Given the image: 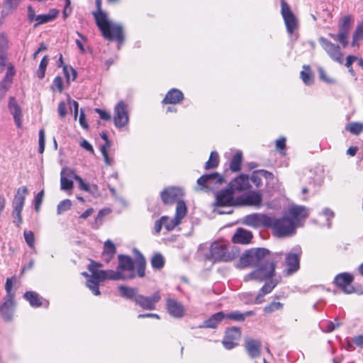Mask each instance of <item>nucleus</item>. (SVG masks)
Wrapping results in <instances>:
<instances>
[{"instance_id":"30","label":"nucleus","mask_w":363,"mask_h":363,"mask_svg":"<svg viewBox=\"0 0 363 363\" xmlns=\"http://www.w3.org/2000/svg\"><path fill=\"white\" fill-rule=\"evenodd\" d=\"M252 238V234L250 231L238 228L233 236V242L239 244H247Z\"/></svg>"},{"instance_id":"45","label":"nucleus","mask_w":363,"mask_h":363,"mask_svg":"<svg viewBox=\"0 0 363 363\" xmlns=\"http://www.w3.org/2000/svg\"><path fill=\"white\" fill-rule=\"evenodd\" d=\"M164 260L161 254L155 255L151 259V265L155 269H160L164 267Z\"/></svg>"},{"instance_id":"10","label":"nucleus","mask_w":363,"mask_h":363,"mask_svg":"<svg viewBox=\"0 0 363 363\" xmlns=\"http://www.w3.org/2000/svg\"><path fill=\"white\" fill-rule=\"evenodd\" d=\"M187 208L184 201H179L176 208L175 216L172 218L167 216V220L163 222L164 228L167 231H171L176 226L180 224L182 220L186 216Z\"/></svg>"},{"instance_id":"42","label":"nucleus","mask_w":363,"mask_h":363,"mask_svg":"<svg viewBox=\"0 0 363 363\" xmlns=\"http://www.w3.org/2000/svg\"><path fill=\"white\" fill-rule=\"evenodd\" d=\"M100 281H98L96 278H92V277H90V278L86 281V286L95 296H99L100 294V291L99 289V282Z\"/></svg>"},{"instance_id":"23","label":"nucleus","mask_w":363,"mask_h":363,"mask_svg":"<svg viewBox=\"0 0 363 363\" xmlns=\"http://www.w3.org/2000/svg\"><path fill=\"white\" fill-rule=\"evenodd\" d=\"M251 254L254 257L255 265L267 264L274 262L269 256V251L265 248L251 249Z\"/></svg>"},{"instance_id":"18","label":"nucleus","mask_w":363,"mask_h":363,"mask_svg":"<svg viewBox=\"0 0 363 363\" xmlns=\"http://www.w3.org/2000/svg\"><path fill=\"white\" fill-rule=\"evenodd\" d=\"M167 310L169 314L176 318H182L185 315L184 305L176 299L167 298L166 300Z\"/></svg>"},{"instance_id":"31","label":"nucleus","mask_w":363,"mask_h":363,"mask_svg":"<svg viewBox=\"0 0 363 363\" xmlns=\"http://www.w3.org/2000/svg\"><path fill=\"white\" fill-rule=\"evenodd\" d=\"M225 313L223 312H218L212 315L208 319L204 321L203 325H200L199 328H216L218 323L224 319Z\"/></svg>"},{"instance_id":"39","label":"nucleus","mask_w":363,"mask_h":363,"mask_svg":"<svg viewBox=\"0 0 363 363\" xmlns=\"http://www.w3.org/2000/svg\"><path fill=\"white\" fill-rule=\"evenodd\" d=\"M219 163V156L217 152L213 151L211 152L208 160L205 164V169H210L216 168Z\"/></svg>"},{"instance_id":"27","label":"nucleus","mask_w":363,"mask_h":363,"mask_svg":"<svg viewBox=\"0 0 363 363\" xmlns=\"http://www.w3.org/2000/svg\"><path fill=\"white\" fill-rule=\"evenodd\" d=\"M277 284L278 281L274 279H270L269 281L266 282L256 296L254 303L256 304L262 303L264 301V296L269 294Z\"/></svg>"},{"instance_id":"9","label":"nucleus","mask_w":363,"mask_h":363,"mask_svg":"<svg viewBox=\"0 0 363 363\" xmlns=\"http://www.w3.org/2000/svg\"><path fill=\"white\" fill-rule=\"evenodd\" d=\"M118 265L117 269L125 277V279H130L135 277V262L128 255H119L118 256Z\"/></svg>"},{"instance_id":"62","label":"nucleus","mask_w":363,"mask_h":363,"mask_svg":"<svg viewBox=\"0 0 363 363\" xmlns=\"http://www.w3.org/2000/svg\"><path fill=\"white\" fill-rule=\"evenodd\" d=\"M167 220V216H162L159 220H157L155 223L154 230L155 234H159L164 226L163 222Z\"/></svg>"},{"instance_id":"7","label":"nucleus","mask_w":363,"mask_h":363,"mask_svg":"<svg viewBox=\"0 0 363 363\" xmlns=\"http://www.w3.org/2000/svg\"><path fill=\"white\" fill-rule=\"evenodd\" d=\"M224 181L223 177L217 172L202 175L197 179L199 189L213 190L218 188Z\"/></svg>"},{"instance_id":"63","label":"nucleus","mask_w":363,"mask_h":363,"mask_svg":"<svg viewBox=\"0 0 363 363\" xmlns=\"http://www.w3.org/2000/svg\"><path fill=\"white\" fill-rule=\"evenodd\" d=\"M52 89L62 91L63 89V82L61 77H56L52 82Z\"/></svg>"},{"instance_id":"37","label":"nucleus","mask_w":363,"mask_h":363,"mask_svg":"<svg viewBox=\"0 0 363 363\" xmlns=\"http://www.w3.org/2000/svg\"><path fill=\"white\" fill-rule=\"evenodd\" d=\"M242 158V154L240 151L237 152L233 157L230 163V169L232 172H236L240 170Z\"/></svg>"},{"instance_id":"61","label":"nucleus","mask_w":363,"mask_h":363,"mask_svg":"<svg viewBox=\"0 0 363 363\" xmlns=\"http://www.w3.org/2000/svg\"><path fill=\"white\" fill-rule=\"evenodd\" d=\"M8 38L4 33L0 35V52L3 51L6 52L8 48Z\"/></svg>"},{"instance_id":"48","label":"nucleus","mask_w":363,"mask_h":363,"mask_svg":"<svg viewBox=\"0 0 363 363\" xmlns=\"http://www.w3.org/2000/svg\"><path fill=\"white\" fill-rule=\"evenodd\" d=\"M48 57L45 56L40 61L38 69L37 71V75L39 79H43L45 77V70L48 65Z\"/></svg>"},{"instance_id":"22","label":"nucleus","mask_w":363,"mask_h":363,"mask_svg":"<svg viewBox=\"0 0 363 363\" xmlns=\"http://www.w3.org/2000/svg\"><path fill=\"white\" fill-rule=\"evenodd\" d=\"M233 194L234 192L230 188L220 191L216 194V206L218 207L230 206L233 201Z\"/></svg>"},{"instance_id":"24","label":"nucleus","mask_w":363,"mask_h":363,"mask_svg":"<svg viewBox=\"0 0 363 363\" xmlns=\"http://www.w3.org/2000/svg\"><path fill=\"white\" fill-rule=\"evenodd\" d=\"M249 177L246 174H240L234 179L229 184V188L234 192L235 191H244L250 187L249 183Z\"/></svg>"},{"instance_id":"52","label":"nucleus","mask_w":363,"mask_h":363,"mask_svg":"<svg viewBox=\"0 0 363 363\" xmlns=\"http://www.w3.org/2000/svg\"><path fill=\"white\" fill-rule=\"evenodd\" d=\"M74 184L72 179L64 176H60V188L64 191H69L73 189Z\"/></svg>"},{"instance_id":"41","label":"nucleus","mask_w":363,"mask_h":363,"mask_svg":"<svg viewBox=\"0 0 363 363\" xmlns=\"http://www.w3.org/2000/svg\"><path fill=\"white\" fill-rule=\"evenodd\" d=\"M363 39V23L357 26L353 34V39L351 43L352 47L359 46V41Z\"/></svg>"},{"instance_id":"25","label":"nucleus","mask_w":363,"mask_h":363,"mask_svg":"<svg viewBox=\"0 0 363 363\" xmlns=\"http://www.w3.org/2000/svg\"><path fill=\"white\" fill-rule=\"evenodd\" d=\"M8 108L9 109L10 113L12 114L15 123L17 125V127L21 128V109L13 97L9 98Z\"/></svg>"},{"instance_id":"56","label":"nucleus","mask_w":363,"mask_h":363,"mask_svg":"<svg viewBox=\"0 0 363 363\" xmlns=\"http://www.w3.org/2000/svg\"><path fill=\"white\" fill-rule=\"evenodd\" d=\"M63 72H64L65 76L67 78V81H69L70 79L71 75H72V80L74 81L75 79V78L77 77V72L72 67H68V66H64Z\"/></svg>"},{"instance_id":"4","label":"nucleus","mask_w":363,"mask_h":363,"mask_svg":"<svg viewBox=\"0 0 363 363\" xmlns=\"http://www.w3.org/2000/svg\"><path fill=\"white\" fill-rule=\"evenodd\" d=\"M255 267H257L255 270L244 277L245 281L255 280L261 282L271 279L274 275L276 268L274 262H269L267 264H258Z\"/></svg>"},{"instance_id":"36","label":"nucleus","mask_w":363,"mask_h":363,"mask_svg":"<svg viewBox=\"0 0 363 363\" xmlns=\"http://www.w3.org/2000/svg\"><path fill=\"white\" fill-rule=\"evenodd\" d=\"M134 251L138 254L135 260L137 274L140 277H143L145 274V259L138 250L135 249Z\"/></svg>"},{"instance_id":"59","label":"nucleus","mask_w":363,"mask_h":363,"mask_svg":"<svg viewBox=\"0 0 363 363\" xmlns=\"http://www.w3.org/2000/svg\"><path fill=\"white\" fill-rule=\"evenodd\" d=\"M38 143H39L38 152H39V153L42 154L44 152L45 144V132L43 129L40 130V131H39Z\"/></svg>"},{"instance_id":"2","label":"nucleus","mask_w":363,"mask_h":363,"mask_svg":"<svg viewBox=\"0 0 363 363\" xmlns=\"http://www.w3.org/2000/svg\"><path fill=\"white\" fill-rule=\"evenodd\" d=\"M270 225L273 231V234L278 238H284L292 236L296 233V225L294 220L291 219L288 216L281 218H275L271 216Z\"/></svg>"},{"instance_id":"11","label":"nucleus","mask_w":363,"mask_h":363,"mask_svg":"<svg viewBox=\"0 0 363 363\" xmlns=\"http://www.w3.org/2000/svg\"><path fill=\"white\" fill-rule=\"evenodd\" d=\"M301 255V249L300 247H294L293 252L286 255L285 264L287 267L284 272L286 275H291L299 269Z\"/></svg>"},{"instance_id":"44","label":"nucleus","mask_w":363,"mask_h":363,"mask_svg":"<svg viewBox=\"0 0 363 363\" xmlns=\"http://www.w3.org/2000/svg\"><path fill=\"white\" fill-rule=\"evenodd\" d=\"M56 16H57L56 13L54 14L48 13V14H40V15L36 16V18L35 21L36 23L35 24V27H36L40 24L50 22V21L55 18Z\"/></svg>"},{"instance_id":"50","label":"nucleus","mask_w":363,"mask_h":363,"mask_svg":"<svg viewBox=\"0 0 363 363\" xmlns=\"http://www.w3.org/2000/svg\"><path fill=\"white\" fill-rule=\"evenodd\" d=\"M318 72L319 74L320 79L328 84H336V80L330 77H328L324 70V69L321 67L318 68Z\"/></svg>"},{"instance_id":"49","label":"nucleus","mask_w":363,"mask_h":363,"mask_svg":"<svg viewBox=\"0 0 363 363\" xmlns=\"http://www.w3.org/2000/svg\"><path fill=\"white\" fill-rule=\"evenodd\" d=\"M283 304L280 302L272 301L264 308V312L266 313H272L276 311L281 310Z\"/></svg>"},{"instance_id":"35","label":"nucleus","mask_w":363,"mask_h":363,"mask_svg":"<svg viewBox=\"0 0 363 363\" xmlns=\"http://www.w3.org/2000/svg\"><path fill=\"white\" fill-rule=\"evenodd\" d=\"M300 77L306 86H311L314 83V75L309 65H303V70L300 72Z\"/></svg>"},{"instance_id":"13","label":"nucleus","mask_w":363,"mask_h":363,"mask_svg":"<svg viewBox=\"0 0 363 363\" xmlns=\"http://www.w3.org/2000/svg\"><path fill=\"white\" fill-rule=\"evenodd\" d=\"M318 42L333 60L338 62L339 64L343 63L342 53L338 45L331 43L324 37H320L318 38Z\"/></svg>"},{"instance_id":"20","label":"nucleus","mask_w":363,"mask_h":363,"mask_svg":"<svg viewBox=\"0 0 363 363\" xmlns=\"http://www.w3.org/2000/svg\"><path fill=\"white\" fill-rule=\"evenodd\" d=\"M244 347L248 355L254 359L259 357L262 344L260 340L251 337H246L244 340Z\"/></svg>"},{"instance_id":"6","label":"nucleus","mask_w":363,"mask_h":363,"mask_svg":"<svg viewBox=\"0 0 363 363\" xmlns=\"http://www.w3.org/2000/svg\"><path fill=\"white\" fill-rule=\"evenodd\" d=\"M230 245L223 242H214L211 245L210 258L215 262H228L233 259L236 254L230 250Z\"/></svg>"},{"instance_id":"21","label":"nucleus","mask_w":363,"mask_h":363,"mask_svg":"<svg viewBox=\"0 0 363 363\" xmlns=\"http://www.w3.org/2000/svg\"><path fill=\"white\" fill-rule=\"evenodd\" d=\"M14 306V298L4 297L3 303L0 306V313L5 321L12 320Z\"/></svg>"},{"instance_id":"26","label":"nucleus","mask_w":363,"mask_h":363,"mask_svg":"<svg viewBox=\"0 0 363 363\" xmlns=\"http://www.w3.org/2000/svg\"><path fill=\"white\" fill-rule=\"evenodd\" d=\"M95 276L98 278V281H104L106 279L110 280H125V277L120 271L116 269L113 270H101L96 272Z\"/></svg>"},{"instance_id":"19","label":"nucleus","mask_w":363,"mask_h":363,"mask_svg":"<svg viewBox=\"0 0 363 363\" xmlns=\"http://www.w3.org/2000/svg\"><path fill=\"white\" fill-rule=\"evenodd\" d=\"M351 28V18L349 16H345L342 19V21L338 26V37L339 42L343 48H346L348 45V35Z\"/></svg>"},{"instance_id":"28","label":"nucleus","mask_w":363,"mask_h":363,"mask_svg":"<svg viewBox=\"0 0 363 363\" xmlns=\"http://www.w3.org/2000/svg\"><path fill=\"white\" fill-rule=\"evenodd\" d=\"M184 99L183 93L177 89H170L162 100L164 104H177Z\"/></svg>"},{"instance_id":"15","label":"nucleus","mask_w":363,"mask_h":363,"mask_svg":"<svg viewBox=\"0 0 363 363\" xmlns=\"http://www.w3.org/2000/svg\"><path fill=\"white\" fill-rule=\"evenodd\" d=\"M241 337V330L240 328L232 327L228 328L225 331L222 343L226 350H232L238 345V341Z\"/></svg>"},{"instance_id":"40","label":"nucleus","mask_w":363,"mask_h":363,"mask_svg":"<svg viewBox=\"0 0 363 363\" xmlns=\"http://www.w3.org/2000/svg\"><path fill=\"white\" fill-rule=\"evenodd\" d=\"M340 323L339 322H333V321H327V320H325V321H321L319 324V326L320 328V329L324 332V333H331L333 332L336 328L339 327L340 326Z\"/></svg>"},{"instance_id":"58","label":"nucleus","mask_w":363,"mask_h":363,"mask_svg":"<svg viewBox=\"0 0 363 363\" xmlns=\"http://www.w3.org/2000/svg\"><path fill=\"white\" fill-rule=\"evenodd\" d=\"M60 176L66 177L69 179H74V180L76 177H79L75 173L74 170L67 167H65L62 169Z\"/></svg>"},{"instance_id":"34","label":"nucleus","mask_w":363,"mask_h":363,"mask_svg":"<svg viewBox=\"0 0 363 363\" xmlns=\"http://www.w3.org/2000/svg\"><path fill=\"white\" fill-rule=\"evenodd\" d=\"M262 201V195L255 191H252L244 198V202L247 206L259 207Z\"/></svg>"},{"instance_id":"57","label":"nucleus","mask_w":363,"mask_h":363,"mask_svg":"<svg viewBox=\"0 0 363 363\" xmlns=\"http://www.w3.org/2000/svg\"><path fill=\"white\" fill-rule=\"evenodd\" d=\"M107 149L106 146H101L100 150L103 155L104 162L106 165L111 166L113 164V159L110 157L108 155Z\"/></svg>"},{"instance_id":"43","label":"nucleus","mask_w":363,"mask_h":363,"mask_svg":"<svg viewBox=\"0 0 363 363\" xmlns=\"http://www.w3.org/2000/svg\"><path fill=\"white\" fill-rule=\"evenodd\" d=\"M100 281H98L96 278H92V277H90V278L86 281V286L95 296H99L100 294V291L99 289V282Z\"/></svg>"},{"instance_id":"3","label":"nucleus","mask_w":363,"mask_h":363,"mask_svg":"<svg viewBox=\"0 0 363 363\" xmlns=\"http://www.w3.org/2000/svg\"><path fill=\"white\" fill-rule=\"evenodd\" d=\"M28 194V189L26 186L17 189L16 194L12 201L13 223L16 227H20L23 223L21 213L24 206L26 197Z\"/></svg>"},{"instance_id":"8","label":"nucleus","mask_w":363,"mask_h":363,"mask_svg":"<svg viewBox=\"0 0 363 363\" xmlns=\"http://www.w3.org/2000/svg\"><path fill=\"white\" fill-rule=\"evenodd\" d=\"M113 122L116 128H121L129 122L128 104L123 101H119L114 108Z\"/></svg>"},{"instance_id":"32","label":"nucleus","mask_w":363,"mask_h":363,"mask_svg":"<svg viewBox=\"0 0 363 363\" xmlns=\"http://www.w3.org/2000/svg\"><path fill=\"white\" fill-rule=\"evenodd\" d=\"M120 294L122 297L133 300L135 302L136 296H139L138 289L135 287H128L123 285L118 286Z\"/></svg>"},{"instance_id":"38","label":"nucleus","mask_w":363,"mask_h":363,"mask_svg":"<svg viewBox=\"0 0 363 363\" xmlns=\"http://www.w3.org/2000/svg\"><path fill=\"white\" fill-rule=\"evenodd\" d=\"M240 266L245 267L249 265L255 266L254 257L251 254V250L246 251L240 258Z\"/></svg>"},{"instance_id":"55","label":"nucleus","mask_w":363,"mask_h":363,"mask_svg":"<svg viewBox=\"0 0 363 363\" xmlns=\"http://www.w3.org/2000/svg\"><path fill=\"white\" fill-rule=\"evenodd\" d=\"M23 235L27 245L30 247H34L35 238L33 233L30 230H24Z\"/></svg>"},{"instance_id":"64","label":"nucleus","mask_w":363,"mask_h":363,"mask_svg":"<svg viewBox=\"0 0 363 363\" xmlns=\"http://www.w3.org/2000/svg\"><path fill=\"white\" fill-rule=\"evenodd\" d=\"M322 214H323L324 216H325V217H326L327 220H328V224H327V225H328V228H330V226H331V223H330L329 220H330V219H331V218H333L334 217V216H335L334 212H333L331 209H330V208H325L323 210V211H322Z\"/></svg>"},{"instance_id":"60","label":"nucleus","mask_w":363,"mask_h":363,"mask_svg":"<svg viewBox=\"0 0 363 363\" xmlns=\"http://www.w3.org/2000/svg\"><path fill=\"white\" fill-rule=\"evenodd\" d=\"M44 196V191L43 190L40 191L37 194V195L35 196L34 199V204H35V210L36 211H38L40 209V207L41 206V203L43 202Z\"/></svg>"},{"instance_id":"5","label":"nucleus","mask_w":363,"mask_h":363,"mask_svg":"<svg viewBox=\"0 0 363 363\" xmlns=\"http://www.w3.org/2000/svg\"><path fill=\"white\" fill-rule=\"evenodd\" d=\"M281 13L286 25V30L291 35V39L296 40L298 34L296 33V30L298 27V19L291 11L289 4L284 0H281Z\"/></svg>"},{"instance_id":"12","label":"nucleus","mask_w":363,"mask_h":363,"mask_svg":"<svg viewBox=\"0 0 363 363\" xmlns=\"http://www.w3.org/2000/svg\"><path fill=\"white\" fill-rule=\"evenodd\" d=\"M271 216L263 213H252L243 218V223L252 228H268L270 225Z\"/></svg>"},{"instance_id":"33","label":"nucleus","mask_w":363,"mask_h":363,"mask_svg":"<svg viewBox=\"0 0 363 363\" xmlns=\"http://www.w3.org/2000/svg\"><path fill=\"white\" fill-rule=\"evenodd\" d=\"M23 298L29 302L30 306L32 307H40L43 305L42 301V298L39 296V294L35 291H26Z\"/></svg>"},{"instance_id":"53","label":"nucleus","mask_w":363,"mask_h":363,"mask_svg":"<svg viewBox=\"0 0 363 363\" xmlns=\"http://www.w3.org/2000/svg\"><path fill=\"white\" fill-rule=\"evenodd\" d=\"M225 318L242 322L245 320V315L240 311H233L230 313H226Z\"/></svg>"},{"instance_id":"14","label":"nucleus","mask_w":363,"mask_h":363,"mask_svg":"<svg viewBox=\"0 0 363 363\" xmlns=\"http://www.w3.org/2000/svg\"><path fill=\"white\" fill-rule=\"evenodd\" d=\"M162 202L166 205L175 202L183 201L181 199L184 196V190L180 187L169 186L164 189L160 193Z\"/></svg>"},{"instance_id":"46","label":"nucleus","mask_w":363,"mask_h":363,"mask_svg":"<svg viewBox=\"0 0 363 363\" xmlns=\"http://www.w3.org/2000/svg\"><path fill=\"white\" fill-rule=\"evenodd\" d=\"M16 282V277H11L6 279L5 284V290L6 295L4 297L14 298V294L12 292V288L13 284Z\"/></svg>"},{"instance_id":"54","label":"nucleus","mask_w":363,"mask_h":363,"mask_svg":"<svg viewBox=\"0 0 363 363\" xmlns=\"http://www.w3.org/2000/svg\"><path fill=\"white\" fill-rule=\"evenodd\" d=\"M103 252L113 255L116 254V248L113 242L109 240L105 242Z\"/></svg>"},{"instance_id":"16","label":"nucleus","mask_w":363,"mask_h":363,"mask_svg":"<svg viewBox=\"0 0 363 363\" xmlns=\"http://www.w3.org/2000/svg\"><path fill=\"white\" fill-rule=\"evenodd\" d=\"M353 279L354 278L352 274L344 272L335 277L334 283L338 288L342 289L345 294H350L355 292L354 287L352 286Z\"/></svg>"},{"instance_id":"1","label":"nucleus","mask_w":363,"mask_h":363,"mask_svg":"<svg viewBox=\"0 0 363 363\" xmlns=\"http://www.w3.org/2000/svg\"><path fill=\"white\" fill-rule=\"evenodd\" d=\"M96 5L97 9L92 14L103 37L106 40H116L119 43H122L124 40L122 26L113 23L108 20L106 13L101 9V0H96Z\"/></svg>"},{"instance_id":"17","label":"nucleus","mask_w":363,"mask_h":363,"mask_svg":"<svg viewBox=\"0 0 363 363\" xmlns=\"http://www.w3.org/2000/svg\"><path fill=\"white\" fill-rule=\"evenodd\" d=\"M160 298L161 297L158 291L154 293L151 296H145L139 294L138 296H136L135 303L144 310H154Z\"/></svg>"},{"instance_id":"29","label":"nucleus","mask_w":363,"mask_h":363,"mask_svg":"<svg viewBox=\"0 0 363 363\" xmlns=\"http://www.w3.org/2000/svg\"><path fill=\"white\" fill-rule=\"evenodd\" d=\"M289 216L291 219L294 220V223L296 225L297 222L308 216V209L304 206H295L289 208Z\"/></svg>"},{"instance_id":"51","label":"nucleus","mask_w":363,"mask_h":363,"mask_svg":"<svg viewBox=\"0 0 363 363\" xmlns=\"http://www.w3.org/2000/svg\"><path fill=\"white\" fill-rule=\"evenodd\" d=\"M72 206V202L69 199H65L59 203L57 208L58 215L68 211Z\"/></svg>"},{"instance_id":"47","label":"nucleus","mask_w":363,"mask_h":363,"mask_svg":"<svg viewBox=\"0 0 363 363\" xmlns=\"http://www.w3.org/2000/svg\"><path fill=\"white\" fill-rule=\"evenodd\" d=\"M347 130L354 135H359L363 131V123L353 122L350 123L347 126Z\"/></svg>"}]
</instances>
